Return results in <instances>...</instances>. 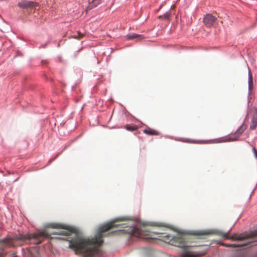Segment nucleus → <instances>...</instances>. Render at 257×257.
Listing matches in <instances>:
<instances>
[{
	"label": "nucleus",
	"instance_id": "obj_1",
	"mask_svg": "<svg viewBox=\"0 0 257 257\" xmlns=\"http://www.w3.org/2000/svg\"><path fill=\"white\" fill-rule=\"evenodd\" d=\"M49 235L50 234L46 230H44L39 233L20 234L13 238L6 237L0 239V250L15 247L18 245H22L23 243L28 241H32L34 244H40L45 238Z\"/></svg>",
	"mask_w": 257,
	"mask_h": 257
},
{
	"label": "nucleus",
	"instance_id": "obj_2",
	"mask_svg": "<svg viewBox=\"0 0 257 257\" xmlns=\"http://www.w3.org/2000/svg\"><path fill=\"white\" fill-rule=\"evenodd\" d=\"M162 237L165 239V241H169L173 245L184 248L181 254L182 257H198L202 255V254L196 252L192 250V247L186 245L185 238L183 235L178 234L176 236L171 235H162Z\"/></svg>",
	"mask_w": 257,
	"mask_h": 257
},
{
	"label": "nucleus",
	"instance_id": "obj_3",
	"mask_svg": "<svg viewBox=\"0 0 257 257\" xmlns=\"http://www.w3.org/2000/svg\"><path fill=\"white\" fill-rule=\"evenodd\" d=\"M47 227L52 228H61L64 229L63 231L52 232L51 233L52 234H59L68 236L71 235V234L74 231V229L73 228L68 225L60 223H50L47 225Z\"/></svg>",
	"mask_w": 257,
	"mask_h": 257
},
{
	"label": "nucleus",
	"instance_id": "obj_4",
	"mask_svg": "<svg viewBox=\"0 0 257 257\" xmlns=\"http://www.w3.org/2000/svg\"><path fill=\"white\" fill-rule=\"evenodd\" d=\"M247 126L246 124L242 123L238 128L234 134L227 139L228 141H236L239 136L244 132L246 129Z\"/></svg>",
	"mask_w": 257,
	"mask_h": 257
},
{
	"label": "nucleus",
	"instance_id": "obj_5",
	"mask_svg": "<svg viewBox=\"0 0 257 257\" xmlns=\"http://www.w3.org/2000/svg\"><path fill=\"white\" fill-rule=\"evenodd\" d=\"M217 19L211 14H206L203 18V23L207 27H211L215 23Z\"/></svg>",
	"mask_w": 257,
	"mask_h": 257
},
{
	"label": "nucleus",
	"instance_id": "obj_6",
	"mask_svg": "<svg viewBox=\"0 0 257 257\" xmlns=\"http://www.w3.org/2000/svg\"><path fill=\"white\" fill-rule=\"evenodd\" d=\"M38 5V4L32 1H21L18 3V6L23 9H26L28 8L36 7Z\"/></svg>",
	"mask_w": 257,
	"mask_h": 257
},
{
	"label": "nucleus",
	"instance_id": "obj_7",
	"mask_svg": "<svg viewBox=\"0 0 257 257\" xmlns=\"http://www.w3.org/2000/svg\"><path fill=\"white\" fill-rule=\"evenodd\" d=\"M257 127V110L253 114L249 125L250 130H254Z\"/></svg>",
	"mask_w": 257,
	"mask_h": 257
},
{
	"label": "nucleus",
	"instance_id": "obj_8",
	"mask_svg": "<svg viewBox=\"0 0 257 257\" xmlns=\"http://www.w3.org/2000/svg\"><path fill=\"white\" fill-rule=\"evenodd\" d=\"M126 38L127 40L137 39V40H141L144 39L145 37L142 35L133 33L127 35Z\"/></svg>",
	"mask_w": 257,
	"mask_h": 257
},
{
	"label": "nucleus",
	"instance_id": "obj_9",
	"mask_svg": "<svg viewBox=\"0 0 257 257\" xmlns=\"http://www.w3.org/2000/svg\"><path fill=\"white\" fill-rule=\"evenodd\" d=\"M143 132L147 135H155V136H158L159 135V133L158 132H157L156 130L151 129L150 128H148V129H145L143 131Z\"/></svg>",
	"mask_w": 257,
	"mask_h": 257
},
{
	"label": "nucleus",
	"instance_id": "obj_10",
	"mask_svg": "<svg viewBox=\"0 0 257 257\" xmlns=\"http://www.w3.org/2000/svg\"><path fill=\"white\" fill-rule=\"evenodd\" d=\"M211 232L210 231H206V230H201V231H195L193 232L194 235H208L211 234Z\"/></svg>",
	"mask_w": 257,
	"mask_h": 257
},
{
	"label": "nucleus",
	"instance_id": "obj_11",
	"mask_svg": "<svg viewBox=\"0 0 257 257\" xmlns=\"http://www.w3.org/2000/svg\"><path fill=\"white\" fill-rule=\"evenodd\" d=\"M124 128L126 130H127V131H131V132L136 131L138 129L137 126L136 125H134V124L132 125L126 124L124 126Z\"/></svg>",
	"mask_w": 257,
	"mask_h": 257
},
{
	"label": "nucleus",
	"instance_id": "obj_12",
	"mask_svg": "<svg viewBox=\"0 0 257 257\" xmlns=\"http://www.w3.org/2000/svg\"><path fill=\"white\" fill-rule=\"evenodd\" d=\"M99 0H94L92 2V4H90V5L88 6V8L91 9L93 7L97 6L99 4Z\"/></svg>",
	"mask_w": 257,
	"mask_h": 257
},
{
	"label": "nucleus",
	"instance_id": "obj_13",
	"mask_svg": "<svg viewBox=\"0 0 257 257\" xmlns=\"http://www.w3.org/2000/svg\"><path fill=\"white\" fill-rule=\"evenodd\" d=\"M170 16H171L170 13L167 12L166 14H164L163 15L159 16V18L160 19H164L169 20L170 19Z\"/></svg>",
	"mask_w": 257,
	"mask_h": 257
},
{
	"label": "nucleus",
	"instance_id": "obj_14",
	"mask_svg": "<svg viewBox=\"0 0 257 257\" xmlns=\"http://www.w3.org/2000/svg\"><path fill=\"white\" fill-rule=\"evenodd\" d=\"M249 81H248V85H249V89H250L253 85V82H252V77H251V75L250 71L249 72Z\"/></svg>",
	"mask_w": 257,
	"mask_h": 257
},
{
	"label": "nucleus",
	"instance_id": "obj_15",
	"mask_svg": "<svg viewBox=\"0 0 257 257\" xmlns=\"http://www.w3.org/2000/svg\"><path fill=\"white\" fill-rule=\"evenodd\" d=\"M83 36L84 35H83V34H81L80 33L78 32L77 35H75L74 36V38H75V39H79L82 38L83 37Z\"/></svg>",
	"mask_w": 257,
	"mask_h": 257
},
{
	"label": "nucleus",
	"instance_id": "obj_16",
	"mask_svg": "<svg viewBox=\"0 0 257 257\" xmlns=\"http://www.w3.org/2000/svg\"><path fill=\"white\" fill-rule=\"evenodd\" d=\"M252 151L254 153L255 159H257V150L254 147L252 148Z\"/></svg>",
	"mask_w": 257,
	"mask_h": 257
}]
</instances>
